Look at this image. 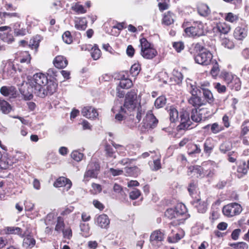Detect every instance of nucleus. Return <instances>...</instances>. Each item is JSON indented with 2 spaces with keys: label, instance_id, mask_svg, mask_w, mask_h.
Returning <instances> with one entry per match:
<instances>
[{
  "label": "nucleus",
  "instance_id": "nucleus-1",
  "mask_svg": "<svg viewBox=\"0 0 249 249\" xmlns=\"http://www.w3.org/2000/svg\"><path fill=\"white\" fill-rule=\"evenodd\" d=\"M48 83V78L42 73H37L33 75L29 81V85L37 96L43 98L45 94L43 88Z\"/></svg>",
  "mask_w": 249,
  "mask_h": 249
},
{
  "label": "nucleus",
  "instance_id": "nucleus-2",
  "mask_svg": "<svg viewBox=\"0 0 249 249\" xmlns=\"http://www.w3.org/2000/svg\"><path fill=\"white\" fill-rule=\"evenodd\" d=\"M182 27L186 35L189 37L200 36L204 33V25L200 21H193L185 19Z\"/></svg>",
  "mask_w": 249,
  "mask_h": 249
},
{
  "label": "nucleus",
  "instance_id": "nucleus-3",
  "mask_svg": "<svg viewBox=\"0 0 249 249\" xmlns=\"http://www.w3.org/2000/svg\"><path fill=\"white\" fill-rule=\"evenodd\" d=\"M185 206L182 204H178L175 208L167 209L165 212V216L169 219L176 218L178 224L183 223L186 217Z\"/></svg>",
  "mask_w": 249,
  "mask_h": 249
},
{
  "label": "nucleus",
  "instance_id": "nucleus-4",
  "mask_svg": "<svg viewBox=\"0 0 249 249\" xmlns=\"http://www.w3.org/2000/svg\"><path fill=\"white\" fill-rule=\"evenodd\" d=\"M141 45V54L144 58L152 59L158 54V52L154 45L149 42L147 39L142 37L140 40Z\"/></svg>",
  "mask_w": 249,
  "mask_h": 249
},
{
  "label": "nucleus",
  "instance_id": "nucleus-5",
  "mask_svg": "<svg viewBox=\"0 0 249 249\" xmlns=\"http://www.w3.org/2000/svg\"><path fill=\"white\" fill-rule=\"evenodd\" d=\"M213 54L206 49H202L199 53L195 56L196 63L203 66L209 65L212 61Z\"/></svg>",
  "mask_w": 249,
  "mask_h": 249
},
{
  "label": "nucleus",
  "instance_id": "nucleus-6",
  "mask_svg": "<svg viewBox=\"0 0 249 249\" xmlns=\"http://www.w3.org/2000/svg\"><path fill=\"white\" fill-rule=\"evenodd\" d=\"M190 92L192 96L188 99L189 104L192 106L198 108L200 107L205 105V103L201 97L197 95V89L195 85L190 84Z\"/></svg>",
  "mask_w": 249,
  "mask_h": 249
},
{
  "label": "nucleus",
  "instance_id": "nucleus-7",
  "mask_svg": "<svg viewBox=\"0 0 249 249\" xmlns=\"http://www.w3.org/2000/svg\"><path fill=\"white\" fill-rule=\"evenodd\" d=\"M137 94L135 91H131L127 93L125 96V101L123 106L127 113L133 110L137 107L136 101Z\"/></svg>",
  "mask_w": 249,
  "mask_h": 249
},
{
  "label": "nucleus",
  "instance_id": "nucleus-8",
  "mask_svg": "<svg viewBox=\"0 0 249 249\" xmlns=\"http://www.w3.org/2000/svg\"><path fill=\"white\" fill-rule=\"evenodd\" d=\"M242 211L241 205L237 203H231L224 206L223 214L228 217H232L239 214Z\"/></svg>",
  "mask_w": 249,
  "mask_h": 249
},
{
  "label": "nucleus",
  "instance_id": "nucleus-9",
  "mask_svg": "<svg viewBox=\"0 0 249 249\" xmlns=\"http://www.w3.org/2000/svg\"><path fill=\"white\" fill-rule=\"evenodd\" d=\"M223 78L228 87L231 89L238 90L241 87L240 79L236 75H232L231 73L225 72L223 74Z\"/></svg>",
  "mask_w": 249,
  "mask_h": 249
},
{
  "label": "nucleus",
  "instance_id": "nucleus-10",
  "mask_svg": "<svg viewBox=\"0 0 249 249\" xmlns=\"http://www.w3.org/2000/svg\"><path fill=\"white\" fill-rule=\"evenodd\" d=\"M158 120L152 113L151 111H148L143 120V126L145 128H153L156 127Z\"/></svg>",
  "mask_w": 249,
  "mask_h": 249
},
{
  "label": "nucleus",
  "instance_id": "nucleus-11",
  "mask_svg": "<svg viewBox=\"0 0 249 249\" xmlns=\"http://www.w3.org/2000/svg\"><path fill=\"white\" fill-rule=\"evenodd\" d=\"M88 170L85 173L84 177L87 178H95L97 176V171L100 169V165L98 162H91L88 166Z\"/></svg>",
  "mask_w": 249,
  "mask_h": 249
},
{
  "label": "nucleus",
  "instance_id": "nucleus-12",
  "mask_svg": "<svg viewBox=\"0 0 249 249\" xmlns=\"http://www.w3.org/2000/svg\"><path fill=\"white\" fill-rule=\"evenodd\" d=\"M114 113H116L115 119L116 121L121 122L125 118V115L128 114L122 106L115 105L112 109Z\"/></svg>",
  "mask_w": 249,
  "mask_h": 249
},
{
  "label": "nucleus",
  "instance_id": "nucleus-13",
  "mask_svg": "<svg viewBox=\"0 0 249 249\" xmlns=\"http://www.w3.org/2000/svg\"><path fill=\"white\" fill-rule=\"evenodd\" d=\"M14 159L11 156L7 154L1 155L0 154V168L2 169H6L12 166L14 163Z\"/></svg>",
  "mask_w": 249,
  "mask_h": 249
},
{
  "label": "nucleus",
  "instance_id": "nucleus-14",
  "mask_svg": "<svg viewBox=\"0 0 249 249\" xmlns=\"http://www.w3.org/2000/svg\"><path fill=\"white\" fill-rule=\"evenodd\" d=\"M109 223L110 220L105 214L99 215L95 219V224L101 228H107Z\"/></svg>",
  "mask_w": 249,
  "mask_h": 249
},
{
  "label": "nucleus",
  "instance_id": "nucleus-15",
  "mask_svg": "<svg viewBox=\"0 0 249 249\" xmlns=\"http://www.w3.org/2000/svg\"><path fill=\"white\" fill-rule=\"evenodd\" d=\"M0 93L4 96L15 98L17 94L16 89L13 86H2L0 89Z\"/></svg>",
  "mask_w": 249,
  "mask_h": 249
},
{
  "label": "nucleus",
  "instance_id": "nucleus-16",
  "mask_svg": "<svg viewBox=\"0 0 249 249\" xmlns=\"http://www.w3.org/2000/svg\"><path fill=\"white\" fill-rule=\"evenodd\" d=\"M192 122L190 120L187 112H183L180 115V123L179 125L180 129H187L190 128Z\"/></svg>",
  "mask_w": 249,
  "mask_h": 249
},
{
  "label": "nucleus",
  "instance_id": "nucleus-17",
  "mask_svg": "<svg viewBox=\"0 0 249 249\" xmlns=\"http://www.w3.org/2000/svg\"><path fill=\"white\" fill-rule=\"evenodd\" d=\"M53 185L55 187H61L65 186L67 191L69 190L71 187L72 183L71 181L65 177L59 178L53 183Z\"/></svg>",
  "mask_w": 249,
  "mask_h": 249
},
{
  "label": "nucleus",
  "instance_id": "nucleus-18",
  "mask_svg": "<svg viewBox=\"0 0 249 249\" xmlns=\"http://www.w3.org/2000/svg\"><path fill=\"white\" fill-rule=\"evenodd\" d=\"M82 115L89 119H94L98 116L97 110L91 107H84L82 110Z\"/></svg>",
  "mask_w": 249,
  "mask_h": 249
},
{
  "label": "nucleus",
  "instance_id": "nucleus-19",
  "mask_svg": "<svg viewBox=\"0 0 249 249\" xmlns=\"http://www.w3.org/2000/svg\"><path fill=\"white\" fill-rule=\"evenodd\" d=\"M175 15L170 11L165 12L163 15L162 24L169 26L174 23L175 20Z\"/></svg>",
  "mask_w": 249,
  "mask_h": 249
},
{
  "label": "nucleus",
  "instance_id": "nucleus-20",
  "mask_svg": "<svg viewBox=\"0 0 249 249\" xmlns=\"http://www.w3.org/2000/svg\"><path fill=\"white\" fill-rule=\"evenodd\" d=\"M53 64L56 68L58 69H63L67 66L68 62L66 58L63 56L58 55L53 60Z\"/></svg>",
  "mask_w": 249,
  "mask_h": 249
},
{
  "label": "nucleus",
  "instance_id": "nucleus-21",
  "mask_svg": "<svg viewBox=\"0 0 249 249\" xmlns=\"http://www.w3.org/2000/svg\"><path fill=\"white\" fill-rule=\"evenodd\" d=\"M203 170V169L199 166H190L188 168V175L198 178L202 175Z\"/></svg>",
  "mask_w": 249,
  "mask_h": 249
},
{
  "label": "nucleus",
  "instance_id": "nucleus-22",
  "mask_svg": "<svg viewBox=\"0 0 249 249\" xmlns=\"http://www.w3.org/2000/svg\"><path fill=\"white\" fill-rule=\"evenodd\" d=\"M233 35L236 39L242 40L247 36V30L245 28L237 27L234 31Z\"/></svg>",
  "mask_w": 249,
  "mask_h": 249
},
{
  "label": "nucleus",
  "instance_id": "nucleus-23",
  "mask_svg": "<svg viewBox=\"0 0 249 249\" xmlns=\"http://www.w3.org/2000/svg\"><path fill=\"white\" fill-rule=\"evenodd\" d=\"M202 90L203 97L206 102L210 104H213L214 101V98L211 90L205 88H202Z\"/></svg>",
  "mask_w": 249,
  "mask_h": 249
},
{
  "label": "nucleus",
  "instance_id": "nucleus-24",
  "mask_svg": "<svg viewBox=\"0 0 249 249\" xmlns=\"http://www.w3.org/2000/svg\"><path fill=\"white\" fill-rule=\"evenodd\" d=\"M195 207L197 209L199 213H204L207 210V205L204 201H201L200 199H197L193 203Z\"/></svg>",
  "mask_w": 249,
  "mask_h": 249
},
{
  "label": "nucleus",
  "instance_id": "nucleus-25",
  "mask_svg": "<svg viewBox=\"0 0 249 249\" xmlns=\"http://www.w3.org/2000/svg\"><path fill=\"white\" fill-rule=\"evenodd\" d=\"M5 234H14L21 236L22 231L21 229L17 227H7L3 230Z\"/></svg>",
  "mask_w": 249,
  "mask_h": 249
},
{
  "label": "nucleus",
  "instance_id": "nucleus-26",
  "mask_svg": "<svg viewBox=\"0 0 249 249\" xmlns=\"http://www.w3.org/2000/svg\"><path fill=\"white\" fill-rule=\"evenodd\" d=\"M57 85L55 83L50 82L46 85V87L43 88L45 94L44 97L48 95H52L56 89Z\"/></svg>",
  "mask_w": 249,
  "mask_h": 249
},
{
  "label": "nucleus",
  "instance_id": "nucleus-27",
  "mask_svg": "<svg viewBox=\"0 0 249 249\" xmlns=\"http://www.w3.org/2000/svg\"><path fill=\"white\" fill-rule=\"evenodd\" d=\"M36 244V240L31 235H27L23 239L22 246L26 249L33 248Z\"/></svg>",
  "mask_w": 249,
  "mask_h": 249
},
{
  "label": "nucleus",
  "instance_id": "nucleus-28",
  "mask_svg": "<svg viewBox=\"0 0 249 249\" xmlns=\"http://www.w3.org/2000/svg\"><path fill=\"white\" fill-rule=\"evenodd\" d=\"M87 27L85 18H77L75 20V27L79 30H85Z\"/></svg>",
  "mask_w": 249,
  "mask_h": 249
},
{
  "label": "nucleus",
  "instance_id": "nucleus-29",
  "mask_svg": "<svg viewBox=\"0 0 249 249\" xmlns=\"http://www.w3.org/2000/svg\"><path fill=\"white\" fill-rule=\"evenodd\" d=\"M198 13L200 15L206 17L209 15L211 13V10L208 6L205 4H200L197 7Z\"/></svg>",
  "mask_w": 249,
  "mask_h": 249
},
{
  "label": "nucleus",
  "instance_id": "nucleus-30",
  "mask_svg": "<svg viewBox=\"0 0 249 249\" xmlns=\"http://www.w3.org/2000/svg\"><path fill=\"white\" fill-rule=\"evenodd\" d=\"M187 152L189 155L199 154L201 152L200 146L193 143H189L187 145Z\"/></svg>",
  "mask_w": 249,
  "mask_h": 249
},
{
  "label": "nucleus",
  "instance_id": "nucleus-31",
  "mask_svg": "<svg viewBox=\"0 0 249 249\" xmlns=\"http://www.w3.org/2000/svg\"><path fill=\"white\" fill-rule=\"evenodd\" d=\"M11 110L12 107L7 101L0 99V111L4 114H8Z\"/></svg>",
  "mask_w": 249,
  "mask_h": 249
},
{
  "label": "nucleus",
  "instance_id": "nucleus-32",
  "mask_svg": "<svg viewBox=\"0 0 249 249\" xmlns=\"http://www.w3.org/2000/svg\"><path fill=\"white\" fill-rule=\"evenodd\" d=\"M217 30L221 34H226L231 30L230 26L225 22H220L216 25Z\"/></svg>",
  "mask_w": 249,
  "mask_h": 249
},
{
  "label": "nucleus",
  "instance_id": "nucleus-33",
  "mask_svg": "<svg viewBox=\"0 0 249 249\" xmlns=\"http://www.w3.org/2000/svg\"><path fill=\"white\" fill-rule=\"evenodd\" d=\"M90 49L92 58L95 60L98 59L101 56V52L97 45H94L93 47H91Z\"/></svg>",
  "mask_w": 249,
  "mask_h": 249
},
{
  "label": "nucleus",
  "instance_id": "nucleus-34",
  "mask_svg": "<svg viewBox=\"0 0 249 249\" xmlns=\"http://www.w3.org/2000/svg\"><path fill=\"white\" fill-rule=\"evenodd\" d=\"M160 155L158 154L156 156V159L153 161V165H150L151 169L152 171H157L161 168Z\"/></svg>",
  "mask_w": 249,
  "mask_h": 249
},
{
  "label": "nucleus",
  "instance_id": "nucleus-35",
  "mask_svg": "<svg viewBox=\"0 0 249 249\" xmlns=\"http://www.w3.org/2000/svg\"><path fill=\"white\" fill-rule=\"evenodd\" d=\"M164 238L163 234L160 231H154L150 236L151 241H161Z\"/></svg>",
  "mask_w": 249,
  "mask_h": 249
},
{
  "label": "nucleus",
  "instance_id": "nucleus-36",
  "mask_svg": "<svg viewBox=\"0 0 249 249\" xmlns=\"http://www.w3.org/2000/svg\"><path fill=\"white\" fill-rule=\"evenodd\" d=\"M214 147L213 141L211 138L206 140L204 144V150L206 153H210Z\"/></svg>",
  "mask_w": 249,
  "mask_h": 249
},
{
  "label": "nucleus",
  "instance_id": "nucleus-37",
  "mask_svg": "<svg viewBox=\"0 0 249 249\" xmlns=\"http://www.w3.org/2000/svg\"><path fill=\"white\" fill-rule=\"evenodd\" d=\"M132 81L128 78H122L121 79L118 87L122 89H129L132 86Z\"/></svg>",
  "mask_w": 249,
  "mask_h": 249
},
{
  "label": "nucleus",
  "instance_id": "nucleus-38",
  "mask_svg": "<svg viewBox=\"0 0 249 249\" xmlns=\"http://www.w3.org/2000/svg\"><path fill=\"white\" fill-rule=\"evenodd\" d=\"M169 118L172 123L175 122L178 119V113L174 107H171L169 110Z\"/></svg>",
  "mask_w": 249,
  "mask_h": 249
},
{
  "label": "nucleus",
  "instance_id": "nucleus-39",
  "mask_svg": "<svg viewBox=\"0 0 249 249\" xmlns=\"http://www.w3.org/2000/svg\"><path fill=\"white\" fill-rule=\"evenodd\" d=\"M1 39L8 44H10L14 41L13 35L11 34L0 33Z\"/></svg>",
  "mask_w": 249,
  "mask_h": 249
},
{
  "label": "nucleus",
  "instance_id": "nucleus-40",
  "mask_svg": "<svg viewBox=\"0 0 249 249\" xmlns=\"http://www.w3.org/2000/svg\"><path fill=\"white\" fill-rule=\"evenodd\" d=\"M209 126H211V131L214 134H217L224 129V127L222 125H219L216 123H213L211 125L209 124L205 127L207 128Z\"/></svg>",
  "mask_w": 249,
  "mask_h": 249
},
{
  "label": "nucleus",
  "instance_id": "nucleus-41",
  "mask_svg": "<svg viewBox=\"0 0 249 249\" xmlns=\"http://www.w3.org/2000/svg\"><path fill=\"white\" fill-rule=\"evenodd\" d=\"M191 117L192 120L195 122H199L202 120V116L196 108L192 109Z\"/></svg>",
  "mask_w": 249,
  "mask_h": 249
},
{
  "label": "nucleus",
  "instance_id": "nucleus-42",
  "mask_svg": "<svg viewBox=\"0 0 249 249\" xmlns=\"http://www.w3.org/2000/svg\"><path fill=\"white\" fill-rule=\"evenodd\" d=\"M13 17L19 18V15L17 13L0 12V18L3 21H4L6 18H11Z\"/></svg>",
  "mask_w": 249,
  "mask_h": 249
},
{
  "label": "nucleus",
  "instance_id": "nucleus-43",
  "mask_svg": "<svg viewBox=\"0 0 249 249\" xmlns=\"http://www.w3.org/2000/svg\"><path fill=\"white\" fill-rule=\"evenodd\" d=\"M71 156L74 160L79 162L83 159L84 154L79 152L78 150H74L71 152Z\"/></svg>",
  "mask_w": 249,
  "mask_h": 249
},
{
  "label": "nucleus",
  "instance_id": "nucleus-44",
  "mask_svg": "<svg viewBox=\"0 0 249 249\" xmlns=\"http://www.w3.org/2000/svg\"><path fill=\"white\" fill-rule=\"evenodd\" d=\"M166 99L164 96H160L155 101V106L157 108L162 107L166 104Z\"/></svg>",
  "mask_w": 249,
  "mask_h": 249
},
{
  "label": "nucleus",
  "instance_id": "nucleus-45",
  "mask_svg": "<svg viewBox=\"0 0 249 249\" xmlns=\"http://www.w3.org/2000/svg\"><path fill=\"white\" fill-rule=\"evenodd\" d=\"M64 228V223L62 218L60 217L57 218V224L55 226V231L59 232L63 231Z\"/></svg>",
  "mask_w": 249,
  "mask_h": 249
},
{
  "label": "nucleus",
  "instance_id": "nucleus-46",
  "mask_svg": "<svg viewBox=\"0 0 249 249\" xmlns=\"http://www.w3.org/2000/svg\"><path fill=\"white\" fill-rule=\"evenodd\" d=\"M62 39L67 44H70L72 41L71 34L69 31L65 32L62 35Z\"/></svg>",
  "mask_w": 249,
  "mask_h": 249
},
{
  "label": "nucleus",
  "instance_id": "nucleus-47",
  "mask_svg": "<svg viewBox=\"0 0 249 249\" xmlns=\"http://www.w3.org/2000/svg\"><path fill=\"white\" fill-rule=\"evenodd\" d=\"M231 144L230 142H226L222 143L219 147L220 150L223 153H225L227 151L231 150Z\"/></svg>",
  "mask_w": 249,
  "mask_h": 249
},
{
  "label": "nucleus",
  "instance_id": "nucleus-48",
  "mask_svg": "<svg viewBox=\"0 0 249 249\" xmlns=\"http://www.w3.org/2000/svg\"><path fill=\"white\" fill-rule=\"evenodd\" d=\"M40 40L39 39V37L37 36H36L35 37H34L32 38L29 42V46L32 49H36L39 44Z\"/></svg>",
  "mask_w": 249,
  "mask_h": 249
},
{
  "label": "nucleus",
  "instance_id": "nucleus-49",
  "mask_svg": "<svg viewBox=\"0 0 249 249\" xmlns=\"http://www.w3.org/2000/svg\"><path fill=\"white\" fill-rule=\"evenodd\" d=\"M158 6L160 10L167 9L169 7V0H158Z\"/></svg>",
  "mask_w": 249,
  "mask_h": 249
},
{
  "label": "nucleus",
  "instance_id": "nucleus-50",
  "mask_svg": "<svg viewBox=\"0 0 249 249\" xmlns=\"http://www.w3.org/2000/svg\"><path fill=\"white\" fill-rule=\"evenodd\" d=\"M140 71V67L138 64H133L130 70V72L132 76H137Z\"/></svg>",
  "mask_w": 249,
  "mask_h": 249
},
{
  "label": "nucleus",
  "instance_id": "nucleus-51",
  "mask_svg": "<svg viewBox=\"0 0 249 249\" xmlns=\"http://www.w3.org/2000/svg\"><path fill=\"white\" fill-rule=\"evenodd\" d=\"M106 155L108 157L115 158V151L113 148L109 145H107L105 147Z\"/></svg>",
  "mask_w": 249,
  "mask_h": 249
},
{
  "label": "nucleus",
  "instance_id": "nucleus-52",
  "mask_svg": "<svg viewBox=\"0 0 249 249\" xmlns=\"http://www.w3.org/2000/svg\"><path fill=\"white\" fill-rule=\"evenodd\" d=\"M72 8L74 11L78 13L84 14L86 12V10L84 9V7L78 3L73 6Z\"/></svg>",
  "mask_w": 249,
  "mask_h": 249
},
{
  "label": "nucleus",
  "instance_id": "nucleus-53",
  "mask_svg": "<svg viewBox=\"0 0 249 249\" xmlns=\"http://www.w3.org/2000/svg\"><path fill=\"white\" fill-rule=\"evenodd\" d=\"M173 46L178 53L180 52L184 48V43L181 41L174 42Z\"/></svg>",
  "mask_w": 249,
  "mask_h": 249
},
{
  "label": "nucleus",
  "instance_id": "nucleus-54",
  "mask_svg": "<svg viewBox=\"0 0 249 249\" xmlns=\"http://www.w3.org/2000/svg\"><path fill=\"white\" fill-rule=\"evenodd\" d=\"M140 195V191L137 189H135L129 193V197L132 200H135L137 199Z\"/></svg>",
  "mask_w": 249,
  "mask_h": 249
},
{
  "label": "nucleus",
  "instance_id": "nucleus-55",
  "mask_svg": "<svg viewBox=\"0 0 249 249\" xmlns=\"http://www.w3.org/2000/svg\"><path fill=\"white\" fill-rule=\"evenodd\" d=\"M225 19L228 21L233 22L238 19V17L232 13H229L227 14Z\"/></svg>",
  "mask_w": 249,
  "mask_h": 249
},
{
  "label": "nucleus",
  "instance_id": "nucleus-56",
  "mask_svg": "<svg viewBox=\"0 0 249 249\" xmlns=\"http://www.w3.org/2000/svg\"><path fill=\"white\" fill-rule=\"evenodd\" d=\"M219 72V69L218 67V64L217 62H215L212 69H211V73L213 76L215 77L218 75Z\"/></svg>",
  "mask_w": 249,
  "mask_h": 249
},
{
  "label": "nucleus",
  "instance_id": "nucleus-57",
  "mask_svg": "<svg viewBox=\"0 0 249 249\" xmlns=\"http://www.w3.org/2000/svg\"><path fill=\"white\" fill-rule=\"evenodd\" d=\"M63 236L65 238L70 239L72 236V231L70 227H67L62 231Z\"/></svg>",
  "mask_w": 249,
  "mask_h": 249
},
{
  "label": "nucleus",
  "instance_id": "nucleus-58",
  "mask_svg": "<svg viewBox=\"0 0 249 249\" xmlns=\"http://www.w3.org/2000/svg\"><path fill=\"white\" fill-rule=\"evenodd\" d=\"M138 170V168L136 166L125 168V172L127 174L128 176H132L135 175V172Z\"/></svg>",
  "mask_w": 249,
  "mask_h": 249
},
{
  "label": "nucleus",
  "instance_id": "nucleus-59",
  "mask_svg": "<svg viewBox=\"0 0 249 249\" xmlns=\"http://www.w3.org/2000/svg\"><path fill=\"white\" fill-rule=\"evenodd\" d=\"M249 131V121L244 122L242 125L241 134L243 135L246 134Z\"/></svg>",
  "mask_w": 249,
  "mask_h": 249
},
{
  "label": "nucleus",
  "instance_id": "nucleus-60",
  "mask_svg": "<svg viewBox=\"0 0 249 249\" xmlns=\"http://www.w3.org/2000/svg\"><path fill=\"white\" fill-rule=\"evenodd\" d=\"M214 88L219 93H223L226 91V88L225 86L221 85L219 83L214 84Z\"/></svg>",
  "mask_w": 249,
  "mask_h": 249
},
{
  "label": "nucleus",
  "instance_id": "nucleus-61",
  "mask_svg": "<svg viewBox=\"0 0 249 249\" xmlns=\"http://www.w3.org/2000/svg\"><path fill=\"white\" fill-rule=\"evenodd\" d=\"M237 172L238 173H241L244 175L247 173L248 169L246 166L245 162H244L243 164L240 165L237 168Z\"/></svg>",
  "mask_w": 249,
  "mask_h": 249
},
{
  "label": "nucleus",
  "instance_id": "nucleus-62",
  "mask_svg": "<svg viewBox=\"0 0 249 249\" xmlns=\"http://www.w3.org/2000/svg\"><path fill=\"white\" fill-rule=\"evenodd\" d=\"M123 170L119 169H114L111 168L109 169V173L113 176H117L123 174Z\"/></svg>",
  "mask_w": 249,
  "mask_h": 249
},
{
  "label": "nucleus",
  "instance_id": "nucleus-63",
  "mask_svg": "<svg viewBox=\"0 0 249 249\" xmlns=\"http://www.w3.org/2000/svg\"><path fill=\"white\" fill-rule=\"evenodd\" d=\"M222 44L225 47L229 49H231L233 48L234 45L232 42L228 39H225L223 40Z\"/></svg>",
  "mask_w": 249,
  "mask_h": 249
},
{
  "label": "nucleus",
  "instance_id": "nucleus-64",
  "mask_svg": "<svg viewBox=\"0 0 249 249\" xmlns=\"http://www.w3.org/2000/svg\"><path fill=\"white\" fill-rule=\"evenodd\" d=\"M241 232V230L239 229L234 230L231 233V238L234 240H236L238 239L239 235Z\"/></svg>",
  "mask_w": 249,
  "mask_h": 249
}]
</instances>
